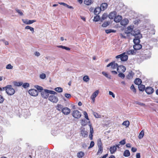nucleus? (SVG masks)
Segmentation results:
<instances>
[{"label": "nucleus", "instance_id": "1", "mask_svg": "<svg viewBox=\"0 0 158 158\" xmlns=\"http://www.w3.org/2000/svg\"><path fill=\"white\" fill-rule=\"evenodd\" d=\"M49 94L52 95H50L49 96V99H57V97L54 95L56 94H57L54 91L45 89L44 91H41V93L42 97L45 99H47L48 97Z\"/></svg>", "mask_w": 158, "mask_h": 158}, {"label": "nucleus", "instance_id": "2", "mask_svg": "<svg viewBox=\"0 0 158 158\" xmlns=\"http://www.w3.org/2000/svg\"><path fill=\"white\" fill-rule=\"evenodd\" d=\"M3 89L5 90L6 93L9 95H12L15 92V89L12 88L11 85H8L5 87H3Z\"/></svg>", "mask_w": 158, "mask_h": 158}, {"label": "nucleus", "instance_id": "3", "mask_svg": "<svg viewBox=\"0 0 158 158\" xmlns=\"http://www.w3.org/2000/svg\"><path fill=\"white\" fill-rule=\"evenodd\" d=\"M151 54L150 50L146 49L142 52L141 55H142V57H143V59H146L149 58L151 57Z\"/></svg>", "mask_w": 158, "mask_h": 158}, {"label": "nucleus", "instance_id": "4", "mask_svg": "<svg viewBox=\"0 0 158 158\" xmlns=\"http://www.w3.org/2000/svg\"><path fill=\"white\" fill-rule=\"evenodd\" d=\"M115 58L116 59L120 58L122 61H125L127 60L128 56L126 54V52H124L122 54L116 56Z\"/></svg>", "mask_w": 158, "mask_h": 158}, {"label": "nucleus", "instance_id": "5", "mask_svg": "<svg viewBox=\"0 0 158 158\" xmlns=\"http://www.w3.org/2000/svg\"><path fill=\"white\" fill-rule=\"evenodd\" d=\"M72 114L73 117L76 118H80L81 115V112L78 110H74L72 113Z\"/></svg>", "mask_w": 158, "mask_h": 158}, {"label": "nucleus", "instance_id": "6", "mask_svg": "<svg viewBox=\"0 0 158 158\" xmlns=\"http://www.w3.org/2000/svg\"><path fill=\"white\" fill-rule=\"evenodd\" d=\"M110 66H111V68L114 69H117L118 65L117 63H115L114 61H113L107 64L106 67H108Z\"/></svg>", "mask_w": 158, "mask_h": 158}, {"label": "nucleus", "instance_id": "7", "mask_svg": "<svg viewBox=\"0 0 158 158\" xmlns=\"http://www.w3.org/2000/svg\"><path fill=\"white\" fill-rule=\"evenodd\" d=\"M29 94L33 96H36L38 94V91L34 89H30L28 91Z\"/></svg>", "mask_w": 158, "mask_h": 158}, {"label": "nucleus", "instance_id": "8", "mask_svg": "<svg viewBox=\"0 0 158 158\" xmlns=\"http://www.w3.org/2000/svg\"><path fill=\"white\" fill-rule=\"evenodd\" d=\"M126 70L125 67L123 65L118 66L117 69V71L118 73H123Z\"/></svg>", "mask_w": 158, "mask_h": 158}, {"label": "nucleus", "instance_id": "9", "mask_svg": "<svg viewBox=\"0 0 158 158\" xmlns=\"http://www.w3.org/2000/svg\"><path fill=\"white\" fill-rule=\"evenodd\" d=\"M142 37V35H139V36L135 37L133 40L134 43L135 44H139L140 42V39Z\"/></svg>", "mask_w": 158, "mask_h": 158}, {"label": "nucleus", "instance_id": "10", "mask_svg": "<svg viewBox=\"0 0 158 158\" xmlns=\"http://www.w3.org/2000/svg\"><path fill=\"white\" fill-rule=\"evenodd\" d=\"M62 112L65 115H68L70 113V110L68 107H64L62 110Z\"/></svg>", "mask_w": 158, "mask_h": 158}, {"label": "nucleus", "instance_id": "11", "mask_svg": "<svg viewBox=\"0 0 158 158\" xmlns=\"http://www.w3.org/2000/svg\"><path fill=\"white\" fill-rule=\"evenodd\" d=\"M131 34L135 36V37H137L139 36V35H141L140 33V31L139 30H133Z\"/></svg>", "mask_w": 158, "mask_h": 158}, {"label": "nucleus", "instance_id": "12", "mask_svg": "<svg viewBox=\"0 0 158 158\" xmlns=\"http://www.w3.org/2000/svg\"><path fill=\"white\" fill-rule=\"evenodd\" d=\"M145 91L148 94H151L153 92L154 89L151 87H147L145 89Z\"/></svg>", "mask_w": 158, "mask_h": 158}, {"label": "nucleus", "instance_id": "13", "mask_svg": "<svg viewBox=\"0 0 158 158\" xmlns=\"http://www.w3.org/2000/svg\"><path fill=\"white\" fill-rule=\"evenodd\" d=\"M117 149V148H116V147L114 145L111 146L109 149L111 154L114 153L116 151Z\"/></svg>", "mask_w": 158, "mask_h": 158}, {"label": "nucleus", "instance_id": "14", "mask_svg": "<svg viewBox=\"0 0 158 158\" xmlns=\"http://www.w3.org/2000/svg\"><path fill=\"white\" fill-rule=\"evenodd\" d=\"M101 10L102 9L101 8L99 7H97L94 10V14L95 15H98L100 13Z\"/></svg>", "mask_w": 158, "mask_h": 158}, {"label": "nucleus", "instance_id": "15", "mask_svg": "<svg viewBox=\"0 0 158 158\" xmlns=\"http://www.w3.org/2000/svg\"><path fill=\"white\" fill-rule=\"evenodd\" d=\"M81 135L83 137H86L88 136V132L84 130H82L81 131Z\"/></svg>", "mask_w": 158, "mask_h": 158}, {"label": "nucleus", "instance_id": "16", "mask_svg": "<svg viewBox=\"0 0 158 158\" xmlns=\"http://www.w3.org/2000/svg\"><path fill=\"white\" fill-rule=\"evenodd\" d=\"M122 19V17L121 16L118 15L117 16H116L114 18V21L116 23H118L121 22Z\"/></svg>", "mask_w": 158, "mask_h": 158}, {"label": "nucleus", "instance_id": "17", "mask_svg": "<svg viewBox=\"0 0 158 158\" xmlns=\"http://www.w3.org/2000/svg\"><path fill=\"white\" fill-rule=\"evenodd\" d=\"M116 13L115 11H114L110 12L108 15L109 18L110 19H113L116 16Z\"/></svg>", "mask_w": 158, "mask_h": 158}, {"label": "nucleus", "instance_id": "18", "mask_svg": "<svg viewBox=\"0 0 158 158\" xmlns=\"http://www.w3.org/2000/svg\"><path fill=\"white\" fill-rule=\"evenodd\" d=\"M142 48V46L140 44H136L133 46V48L134 50H137L141 49Z\"/></svg>", "mask_w": 158, "mask_h": 158}, {"label": "nucleus", "instance_id": "19", "mask_svg": "<svg viewBox=\"0 0 158 158\" xmlns=\"http://www.w3.org/2000/svg\"><path fill=\"white\" fill-rule=\"evenodd\" d=\"M129 21L127 19H124L121 20L120 22L121 24L123 26L126 25L128 23Z\"/></svg>", "mask_w": 158, "mask_h": 158}, {"label": "nucleus", "instance_id": "20", "mask_svg": "<svg viewBox=\"0 0 158 158\" xmlns=\"http://www.w3.org/2000/svg\"><path fill=\"white\" fill-rule=\"evenodd\" d=\"M142 81L141 79L139 78H136L134 81V83L136 85H139L141 84Z\"/></svg>", "mask_w": 158, "mask_h": 158}, {"label": "nucleus", "instance_id": "21", "mask_svg": "<svg viewBox=\"0 0 158 158\" xmlns=\"http://www.w3.org/2000/svg\"><path fill=\"white\" fill-rule=\"evenodd\" d=\"M107 6H108V4L107 3H102L101 5L100 8H101L102 9V10H105L107 8Z\"/></svg>", "mask_w": 158, "mask_h": 158}, {"label": "nucleus", "instance_id": "22", "mask_svg": "<svg viewBox=\"0 0 158 158\" xmlns=\"http://www.w3.org/2000/svg\"><path fill=\"white\" fill-rule=\"evenodd\" d=\"M123 155L125 157H128L130 155V153L128 150H126L124 151Z\"/></svg>", "mask_w": 158, "mask_h": 158}, {"label": "nucleus", "instance_id": "23", "mask_svg": "<svg viewBox=\"0 0 158 158\" xmlns=\"http://www.w3.org/2000/svg\"><path fill=\"white\" fill-rule=\"evenodd\" d=\"M99 91L97 90L94 92L91 96V99H94L98 94Z\"/></svg>", "mask_w": 158, "mask_h": 158}, {"label": "nucleus", "instance_id": "24", "mask_svg": "<svg viewBox=\"0 0 158 158\" xmlns=\"http://www.w3.org/2000/svg\"><path fill=\"white\" fill-rule=\"evenodd\" d=\"M84 153L83 152H80L77 154V156L79 158H81L84 156Z\"/></svg>", "mask_w": 158, "mask_h": 158}, {"label": "nucleus", "instance_id": "25", "mask_svg": "<svg viewBox=\"0 0 158 158\" xmlns=\"http://www.w3.org/2000/svg\"><path fill=\"white\" fill-rule=\"evenodd\" d=\"M93 3V2L92 0H85L84 1V4L88 6L90 5Z\"/></svg>", "mask_w": 158, "mask_h": 158}, {"label": "nucleus", "instance_id": "26", "mask_svg": "<svg viewBox=\"0 0 158 158\" xmlns=\"http://www.w3.org/2000/svg\"><path fill=\"white\" fill-rule=\"evenodd\" d=\"M126 53L128 55H133L135 53V51L133 49L129 50L126 51Z\"/></svg>", "mask_w": 158, "mask_h": 158}, {"label": "nucleus", "instance_id": "27", "mask_svg": "<svg viewBox=\"0 0 158 158\" xmlns=\"http://www.w3.org/2000/svg\"><path fill=\"white\" fill-rule=\"evenodd\" d=\"M133 28L131 26H128L127 27V33H132L133 31Z\"/></svg>", "mask_w": 158, "mask_h": 158}, {"label": "nucleus", "instance_id": "28", "mask_svg": "<svg viewBox=\"0 0 158 158\" xmlns=\"http://www.w3.org/2000/svg\"><path fill=\"white\" fill-rule=\"evenodd\" d=\"M145 86L141 84L138 85L139 90L140 91H143L145 89Z\"/></svg>", "mask_w": 158, "mask_h": 158}, {"label": "nucleus", "instance_id": "29", "mask_svg": "<svg viewBox=\"0 0 158 158\" xmlns=\"http://www.w3.org/2000/svg\"><path fill=\"white\" fill-rule=\"evenodd\" d=\"M122 125L125 126L126 127H127L130 125V122L128 120L124 121Z\"/></svg>", "mask_w": 158, "mask_h": 158}, {"label": "nucleus", "instance_id": "30", "mask_svg": "<svg viewBox=\"0 0 158 158\" xmlns=\"http://www.w3.org/2000/svg\"><path fill=\"white\" fill-rule=\"evenodd\" d=\"M98 149L97 152V155L102 153L103 150V148L102 146L98 147Z\"/></svg>", "mask_w": 158, "mask_h": 158}, {"label": "nucleus", "instance_id": "31", "mask_svg": "<svg viewBox=\"0 0 158 158\" xmlns=\"http://www.w3.org/2000/svg\"><path fill=\"white\" fill-rule=\"evenodd\" d=\"M144 135V131L142 130L139 133L138 137L139 139H141L143 138Z\"/></svg>", "mask_w": 158, "mask_h": 158}, {"label": "nucleus", "instance_id": "32", "mask_svg": "<svg viewBox=\"0 0 158 158\" xmlns=\"http://www.w3.org/2000/svg\"><path fill=\"white\" fill-rule=\"evenodd\" d=\"M134 74L132 73V72L129 73L127 75V77L128 79H131L133 78Z\"/></svg>", "mask_w": 158, "mask_h": 158}, {"label": "nucleus", "instance_id": "33", "mask_svg": "<svg viewBox=\"0 0 158 158\" xmlns=\"http://www.w3.org/2000/svg\"><path fill=\"white\" fill-rule=\"evenodd\" d=\"M102 73L107 78H108L110 79H111V76L110 75H109L108 74L106 73L105 72H102Z\"/></svg>", "mask_w": 158, "mask_h": 158}, {"label": "nucleus", "instance_id": "34", "mask_svg": "<svg viewBox=\"0 0 158 158\" xmlns=\"http://www.w3.org/2000/svg\"><path fill=\"white\" fill-rule=\"evenodd\" d=\"M54 90L56 92L59 93H61L63 91V89L60 87H56L55 88Z\"/></svg>", "mask_w": 158, "mask_h": 158}, {"label": "nucleus", "instance_id": "35", "mask_svg": "<svg viewBox=\"0 0 158 158\" xmlns=\"http://www.w3.org/2000/svg\"><path fill=\"white\" fill-rule=\"evenodd\" d=\"M63 106L60 104H58L56 107V109L59 111H62V110L63 109Z\"/></svg>", "mask_w": 158, "mask_h": 158}, {"label": "nucleus", "instance_id": "36", "mask_svg": "<svg viewBox=\"0 0 158 158\" xmlns=\"http://www.w3.org/2000/svg\"><path fill=\"white\" fill-rule=\"evenodd\" d=\"M108 17V15L106 13H104L103 14L102 18H101V21H102L106 19Z\"/></svg>", "mask_w": 158, "mask_h": 158}, {"label": "nucleus", "instance_id": "37", "mask_svg": "<svg viewBox=\"0 0 158 158\" xmlns=\"http://www.w3.org/2000/svg\"><path fill=\"white\" fill-rule=\"evenodd\" d=\"M93 114L96 118H100L101 117L100 114L95 112H93Z\"/></svg>", "mask_w": 158, "mask_h": 158}, {"label": "nucleus", "instance_id": "38", "mask_svg": "<svg viewBox=\"0 0 158 158\" xmlns=\"http://www.w3.org/2000/svg\"><path fill=\"white\" fill-rule=\"evenodd\" d=\"M96 15V16L94 17V19H93L94 21L95 22L98 21L100 19V17L99 15Z\"/></svg>", "mask_w": 158, "mask_h": 158}, {"label": "nucleus", "instance_id": "39", "mask_svg": "<svg viewBox=\"0 0 158 158\" xmlns=\"http://www.w3.org/2000/svg\"><path fill=\"white\" fill-rule=\"evenodd\" d=\"M98 147L102 146V140L100 139L98 140Z\"/></svg>", "mask_w": 158, "mask_h": 158}, {"label": "nucleus", "instance_id": "40", "mask_svg": "<svg viewBox=\"0 0 158 158\" xmlns=\"http://www.w3.org/2000/svg\"><path fill=\"white\" fill-rule=\"evenodd\" d=\"M83 80L84 81L87 82L89 80V78L88 76H85L83 77Z\"/></svg>", "mask_w": 158, "mask_h": 158}, {"label": "nucleus", "instance_id": "41", "mask_svg": "<svg viewBox=\"0 0 158 158\" xmlns=\"http://www.w3.org/2000/svg\"><path fill=\"white\" fill-rule=\"evenodd\" d=\"M35 87L38 90H39L40 92H41V90H43V88L41 86L39 85H36L35 86Z\"/></svg>", "mask_w": 158, "mask_h": 158}, {"label": "nucleus", "instance_id": "42", "mask_svg": "<svg viewBox=\"0 0 158 158\" xmlns=\"http://www.w3.org/2000/svg\"><path fill=\"white\" fill-rule=\"evenodd\" d=\"M131 89L134 93H135L136 92V89L135 88L134 85L132 84L131 87Z\"/></svg>", "mask_w": 158, "mask_h": 158}, {"label": "nucleus", "instance_id": "43", "mask_svg": "<svg viewBox=\"0 0 158 158\" xmlns=\"http://www.w3.org/2000/svg\"><path fill=\"white\" fill-rule=\"evenodd\" d=\"M90 127V134H93L94 133V130L93 127L91 125H89Z\"/></svg>", "mask_w": 158, "mask_h": 158}, {"label": "nucleus", "instance_id": "44", "mask_svg": "<svg viewBox=\"0 0 158 158\" xmlns=\"http://www.w3.org/2000/svg\"><path fill=\"white\" fill-rule=\"evenodd\" d=\"M40 78L42 79H44L46 77V75L45 74L43 73L42 74H40Z\"/></svg>", "mask_w": 158, "mask_h": 158}, {"label": "nucleus", "instance_id": "45", "mask_svg": "<svg viewBox=\"0 0 158 158\" xmlns=\"http://www.w3.org/2000/svg\"><path fill=\"white\" fill-rule=\"evenodd\" d=\"M29 84L27 83H24L23 85V86L25 88H26L29 86Z\"/></svg>", "mask_w": 158, "mask_h": 158}, {"label": "nucleus", "instance_id": "46", "mask_svg": "<svg viewBox=\"0 0 158 158\" xmlns=\"http://www.w3.org/2000/svg\"><path fill=\"white\" fill-rule=\"evenodd\" d=\"M13 68V66L10 64H7L6 67V68L7 69H12Z\"/></svg>", "mask_w": 158, "mask_h": 158}, {"label": "nucleus", "instance_id": "47", "mask_svg": "<svg viewBox=\"0 0 158 158\" xmlns=\"http://www.w3.org/2000/svg\"><path fill=\"white\" fill-rule=\"evenodd\" d=\"M16 11L18 13V14L21 16H22L23 15V14L22 12H21L20 10L16 9H15Z\"/></svg>", "mask_w": 158, "mask_h": 158}, {"label": "nucleus", "instance_id": "48", "mask_svg": "<svg viewBox=\"0 0 158 158\" xmlns=\"http://www.w3.org/2000/svg\"><path fill=\"white\" fill-rule=\"evenodd\" d=\"M119 73L118 74V76L119 77H121L122 78H124L125 76L124 74L123 73Z\"/></svg>", "mask_w": 158, "mask_h": 158}, {"label": "nucleus", "instance_id": "49", "mask_svg": "<svg viewBox=\"0 0 158 158\" xmlns=\"http://www.w3.org/2000/svg\"><path fill=\"white\" fill-rule=\"evenodd\" d=\"M94 142L93 141H91L90 142V145H89V147L88 148H92L94 146Z\"/></svg>", "mask_w": 158, "mask_h": 158}, {"label": "nucleus", "instance_id": "50", "mask_svg": "<svg viewBox=\"0 0 158 158\" xmlns=\"http://www.w3.org/2000/svg\"><path fill=\"white\" fill-rule=\"evenodd\" d=\"M84 114L85 115V118L87 120H89V119L88 117V114L86 111L84 112Z\"/></svg>", "mask_w": 158, "mask_h": 158}, {"label": "nucleus", "instance_id": "51", "mask_svg": "<svg viewBox=\"0 0 158 158\" xmlns=\"http://www.w3.org/2000/svg\"><path fill=\"white\" fill-rule=\"evenodd\" d=\"M109 23L108 22H105L102 25V26L104 27H106L109 25Z\"/></svg>", "mask_w": 158, "mask_h": 158}, {"label": "nucleus", "instance_id": "52", "mask_svg": "<svg viewBox=\"0 0 158 158\" xmlns=\"http://www.w3.org/2000/svg\"><path fill=\"white\" fill-rule=\"evenodd\" d=\"M107 33H110L111 32H114L113 30L111 29L106 30L105 31Z\"/></svg>", "mask_w": 158, "mask_h": 158}, {"label": "nucleus", "instance_id": "53", "mask_svg": "<svg viewBox=\"0 0 158 158\" xmlns=\"http://www.w3.org/2000/svg\"><path fill=\"white\" fill-rule=\"evenodd\" d=\"M126 140L125 139H123L121 141L119 142L120 144L121 145H124L126 143Z\"/></svg>", "mask_w": 158, "mask_h": 158}, {"label": "nucleus", "instance_id": "54", "mask_svg": "<svg viewBox=\"0 0 158 158\" xmlns=\"http://www.w3.org/2000/svg\"><path fill=\"white\" fill-rule=\"evenodd\" d=\"M35 21H36L35 20H28V24H32Z\"/></svg>", "mask_w": 158, "mask_h": 158}, {"label": "nucleus", "instance_id": "55", "mask_svg": "<svg viewBox=\"0 0 158 158\" xmlns=\"http://www.w3.org/2000/svg\"><path fill=\"white\" fill-rule=\"evenodd\" d=\"M67 98H71V95L69 94H65L64 95Z\"/></svg>", "mask_w": 158, "mask_h": 158}, {"label": "nucleus", "instance_id": "56", "mask_svg": "<svg viewBox=\"0 0 158 158\" xmlns=\"http://www.w3.org/2000/svg\"><path fill=\"white\" fill-rule=\"evenodd\" d=\"M87 122H85V120H82L81 121V124L82 125H85L87 124Z\"/></svg>", "mask_w": 158, "mask_h": 158}, {"label": "nucleus", "instance_id": "57", "mask_svg": "<svg viewBox=\"0 0 158 158\" xmlns=\"http://www.w3.org/2000/svg\"><path fill=\"white\" fill-rule=\"evenodd\" d=\"M137 149L135 147H132L131 148V150L133 152H135L137 151Z\"/></svg>", "mask_w": 158, "mask_h": 158}, {"label": "nucleus", "instance_id": "58", "mask_svg": "<svg viewBox=\"0 0 158 158\" xmlns=\"http://www.w3.org/2000/svg\"><path fill=\"white\" fill-rule=\"evenodd\" d=\"M49 100L54 103H56L58 101V99H49Z\"/></svg>", "mask_w": 158, "mask_h": 158}, {"label": "nucleus", "instance_id": "59", "mask_svg": "<svg viewBox=\"0 0 158 158\" xmlns=\"http://www.w3.org/2000/svg\"><path fill=\"white\" fill-rule=\"evenodd\" d=\"M109 94L110 95H112V97L113 98H114L115 97V95L114 94V93L111 91H110L109 92Z\"/></svg>", "mask_w": 158, "mask_h": 158}, {"label": "nucleus", "instance_id": "60", "mask_svg": "<svg viewBox=\"0 0 158 158\" xmlns=\"http://www.w3.org/2000/svg\"><path fill=\"white\" fill-rule=\"evenodd\" d=\"M136 158H140V154L139 153H137L136 154Z\"/></svg>", "mask_w": 158, "mask_h": 158}, {"label": "nucleus", "instance_id": "61", "mask_svg": "<svg viewBox=\"0 0 158 158\" xmlns=\"http://www.w3.org/2000/svg\"><path fill=\"white\" fill-rule=\"evenodd\" d=\"M89 137L90 140L93 139V134H89Z\"/></svg>", "mask_w": 158, "mask_h": 158}, {"label": "nucleus", "instance_id": "62", "mask_svg": "<svg viewBox=\"0 0 158 158\" xmlns=\"http://www.w3.org/2000/svg\"><path fill=\"white\" fill-rule=\"evenodd\" d=\"M136 103L141 106H144L145 105L143 103L139 102H136Z\"/></svg>", "mask_w": 158, "mask_h": 158}, {"label": "nucleus", "instance_id": "63", "mask_svg": "<svg viewBox=\"0 0 158 158\" xmlns=\"http://www.w3.org/2000/svg\"><path fill=\"white\" fill-rule=\"evenodd\" d=\"M35 55L37 56H39L40 55V53L38 52H36L35 53Z\"/></svg>", "mask_w": 158, "mask_h": 158}, {"label": "nucleus", "instance_id": "64", "mask_svg": "<svg viewBox=\"0 0 158 158\" xmlns=\"http://www.w3.org/2000/svg\"><path fill=\"white\" fill-rule=\"evenodd\" d=\"M107 154L103 155L100 158H106L108 156Z\"/></svg>", "mask_w": 158, "mask_h": 158}]
</instances>
